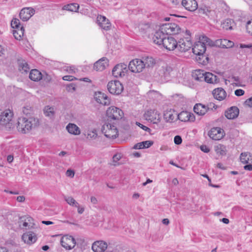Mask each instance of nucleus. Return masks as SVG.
<instances>
[{"label": "nucleus", "mask_w": 252, "mask_h": 252, "mask_svg": "<svg viewBox=\"0 0 252 252\" xmlns=\"http://www.w3.org/2000/svg\"><path fill=\"white\" fill-rule=\"evenodd\" d=\"M210 39L208 37L202 35L199 37V40L192 46V52L198 56L196 60L199 63L206 64L208 63V57L205 56L204 54L206 50V46L210 45Z\"/></svg>", "instance_id": "nucleus-1"}, {"label": "nucleus", "mask_w": 252, "mask_h": 252, "mask_svg": "<svg viewBox=\"0 0 252 252\" xmlns=\"http://www.w3.org/2000/svg\"><path fill=\"white\" fill-rule=\"evenodd\" d=\"M192 47L191 33L186 30L182 31L180 38L177 41L176 49L180 53H185L189 51Z\"/></svg>", "instance_id": "nucleus-2"}, {"label": "nucleus", "mask_w": 252, "mask_h": 252, "mask_svg": "<svg viewBox=\"0 0 252 252\" xmlns=\"http://www.w3.org/2000/svg\"><path fill=\"white\" fill-rule=\"evenodd\" d=\"M37 122V120L32 117L29 118L24 117H19L16 124L17 130L22 134L28 133Z\"/></svg>", "instance_id": "nucleus-3"}, {"label": "nucleus", "mask_w": 252, "mask_h": 252, "mask_svg": "<svg viewBox=\"0 0 252 252\" xmlns=\"http://www.w3.org/2000/svg\"><path fill=\"white\" fill-rule=\"evenodd\" d=\"M13 117V112L10 109H0V125L6 130H10L14 127Z\"/></svg>", "instance_id": "nucleus-4"}, {"label": "nucleus", "mask_w": 252, "mask_h": 252, "mask_svg": "<svg viewBox=\"0 0 252 252\" xmlns=\"http://www.w3.org/2000/svg\"><path fill=\"white\" fill-rule=\"evenodd\" d=\"M166 36L168 34H181V29L175 23H167L162 24L159 28Z\"/></svg>", "instance_id": "nucleus-5"}, {"label": "nucleus", "mask_w": 252, "mask_h": 252, "mask_svg": "<svg viewBox=\"0 0 252 252\" xmlns=\"http://www.w3.org/2000/svg\"><path fill=\"white\" fill-rule=\"evenodd\" d=\"M106 116L110 121H119L124 117V112L118 107L111 106L106 110Z\"/></svg>", "instance_id": "nucleus-6"}, {"label": "nucleus", "mask_w": 252, "mask_h": 252, "mask_svg": "<svg viewBox=\"0 0 252 252\" xmlns=\"http://www.w3.org/2000/svg\"><path fill=\"white\" fill-rule=\"evenodd\" d=\"M101 131L108 138L114 139L118 136V130L117 127L109 124H104L102 127Z\"/></svg>", "instance_id": "nucleus-7"}, {"label": "nucleus", "mask_w": 252, "mask_h": 252, "mask_svg": "<svg viewBox=\"0 0 252 252\" xmlns=\"http://www.w3.org/2000/svg\"><path fill=\"white\" fill-rule=\"evenodd\" d=\"M107 89L110 93L117 95L123 92L124 87L120 81L114 80L108 82Z\"/></svg>", "instance_id": "nucleus-8"}, {"label": "nucleus", "mask_w": 252, "mask_h": 252, "mask_svg": "<svg viewBox=\"0 0 252 252\" xmlns=\"http://www.w3.org/2000/svg\"><path fill=\"white\" fill-rule=\"evenodd\" d=\"M128 68L132 72L140 73L144 69V65L141 59H135L129 63Z\"/></svg>", "instance_id": "nucleus-9"}, {"label": "nucleus", "mask_w": 252, "mask_h": 252, "mask_svg": "<svg viewBox=\"0 0 252 252\" xmlns=\"http://www.w3.org/2000/svg\"><path fill=\"white\" fill-rule=\"evenodd\" d=\"M144 117L146 120L153 124H157L159 122L161 118L160 113L155 109L147 111L144 114Z\"/></svg>", "instance_id": "nucleus-10"}, {"label": "nucleus", "mask_w": 252, "mask_h": 252, "mask_svg": "<svg viewBox=\"0 0 252 252\" xmlns=\"http://www.w3.org/2000/svg\"><path fill=\"white\" fill-rule=\"evenodd\" d=\"M62 246L67 250L73 249L76 245V240L71 235H65L63 236L61 240Z\"/></svg>", "instance_id": "nucleus-11"}, {"label": "nucleus", "mask_w": 252, "mask_h": 252, "mask_svg": "<svg viewBox=\"0 0 252 252\" xmlns=\"http://www.w3.org/2000/svg\"><path fill=\"white\" fill-rule=\"evenodd\" d=\"M164 48L169 51H173L177 46V40L170 36H165L162 45Z\"/></svg>", "instance_id": "nucleus-12"}, {"label": "nucleus", "mask_w": 252, "mask_h": 252, "mask_svg": "<svg viewBox=\"0 0 252 252\" xmlns=\"http://www.w3.org/2000/svg\"><path fill=\"white\" fill-rule=\"evenodd\" d=\"M20 226L22 229H31L34 228L33 220L30 216H24L20 218Z\"/></svg>", "instance_id": "nucleus-13"}, {"label": "nucleus", "mask_w": 252, "mask_h": 252, "mask_svg": "<svg viewBox=\"0 0 252 252\" xmlns=\"http://www.w3.org/2000/svg\"><path fill=\"white\" fill-rule=\"evenodd\" d=\"M209 137L214 140H220L224 135V131L220 127H215L211 129L208 134Z\"/></svg>", "instance_id": "nucleus-14"}, {"label": "nucleus", "mask_w": 252, "mask_h": 252, "mask_svg": "<svg viewBox=\"0 0 252 252\" xmlns=\"http://www.w3.org/2000/svg\"><path fill=\"white\" fill-rule=\"evenodd\" d=\"M127 65L125 63L118 64L112 70V74L115 77L124 76L127 71Z\"/></svg>", "instance_id": "nucleus-15"}, {"label": "nucleus", "mask_w": 252, "mask_h": 252, "mask_svg": "<svg viewBox=\"0 0 252 252\" xmlns=\"http://www.w3.org/2000/svg\"><path fill=\"white\" fill-rule=\"evenodd\" d=\"M96 101L103 105H109L110 104V99L105 94L98 92H96L94 95Z\"/></svg>", "instance_id": "nucleus-16"}, {"label": "nucleus", "mask_w": 252, "mask_h": 252, "mask_svg": "<svg viewBox=\"0 0 252 252\" xmlns=\"http://www.w3.org/2000/svg\"><path fill=\"white\" fill-rule=\"evenodd\" d=\"M108 247L107 243L102 240L94 242L92 246V249L94 252H104Z\"/></svg>", "instance_id": "nucleus-17"}, {"label": "nucleus", "mask_w": 252, "mask_h": 252, "mask_svg": "<svg viewBox=\"0 0 252 252\" xmlns=\"http://www.w3.org/2000/svg\"><path fill=\"white\" fill-rule=\"evenodd\" d=\"M97 23L103 30L108 31L110 30L111 24L109 20L105 16L98 15L96 19Z\"/></svg>", "instance_id": "nucleus-18"}, {"label": "nucleus", "mask_w": 252, "mask_h": 252, "mask_svg": "<svg viewBox=\"0 0 252 252\" xmlns=\"http://www.w3.org/2000/svg\"><path fill=\"white\" fill-rule=\"evenodd\" d=\"M212 94L215 99L220 101L225 100L227 97L226 91L221 87L214 89L212 91Z\"/></svg>", "instance_id": "nucleus-19"}, {"label": "nucleus", "mask_w": 252, "mask_h": 252, "mask_svg": "<svg viewBox=\"0 0 252 252\" xmlns=\"http://www.w3.org/2000/svg\"><path fill=\"white\" fill-rule=\"evenodd\" d=\"M22 239L25 243L29 245H32L36 241L37 236L34 233L31 231H28L23 234Z\"/></svg>", "instance_id": "nucleus-20"}, {"label": "nucleus", "mask_w": 252, "mask_h": 252, "mask_svg": "<svg viewBox=\"0 0 252 252\" xmlns=\"http://www.w3.org/2000/svg\"><path fill=\"white\" fill-rule=\"evenodd\" d=\"M109 60L106 57H102L94 64V69L96 71H101L108 65Z\"/></svg>", "instance_id": "nucleus-21"}, {"label": "nucleus", "mask_w": 252, "mask_h": 252, "mask_svg": "<svg viewBox=\"0 0 252 252\" xmlns=\"http://www.w3.org/2000/svg\"><path fill=\"white\" fill-rule=\"evenodd\" d=\"M34 13V10L31 7L23 8L19 14L20 17L23 21H28Z\"/></svg>", "instance_id": "nucleus-22"}, {"label": "nucleus", "mask_w": 252, "mask_h": 252, "mask_svg": "<svg viewBox=\"0 0 252 252\" xmlns=\"http://www.w3.org/2000/svg\"><path fill=\"white\" fill-rule=\"evenodd\" d=\"M178 119L182 122H193L195 120L193 114L188 111H182L178 114Z\"/></svg>", "instance_id": "nucleus-23"}, {"label": "nucleus", "mask_w": 252, "mask_h": 252, "mask_svg": "<svg viewBox=\"0 0 252 252\" xmlns=\"http://www.w3.org/2000/svg\"><path fill=\"white\" fill-rule=\"evenodd\" d=\"M165 35L163 33L161 29H159L156 32L153 37V42L155 44H156L159 46H161L163 40H164L165 37Z\"/></svg>", "instance_id": "nucleus-24"}, {"label": "nucleus", "mask_w": 252, "mask_h": 252, "mask_svg": "<svg viewBox=\"0 0 252 252\" xmlns=\"http://www.w3.org/2000/svg\"><path fill=\"white\" fill-rule=\"evenodd\" d=\"M183 6L188 10L195 11L197 8V3L195 0H182Z\"/></svg>", "instance_id": "nucleus-25"}, {"label": "nucleus", "mask_w": 252, "mask_h": 252, "mask_svg": "<svg viewBox=\"0 0 252 252\" xmlns=\"http://www.w3.org/2000/svg\"><path fill=\"white\" fill-rule=\"evenodd\" d=\"M193 110L197 115L203 116L209 110V107L201 103H198L194 105Z\"/></svg>", "instance_id": "nucleus-26"}, {"label": "nucleus", "mask_w": 252, "mask_h": 252, "mask_svg": "<svg viewBox=\"0 0 252 252\" xmlns=\"http://www.w3.org/2000/svg\"><path fill=\"white\" fill-rule=\"evenodd\" d=\"M178 115L177 113L171 109L167 110L164 113V119L166 122L172 123L175 120L178 119Z\"/></svg>", "instance_id": "nucleus-27"}, {"label": "nucleus", "mask_w": 252, "mask_h": 252, "mask_svg": "<svg viewBox=\"0 0 252 252\" xmlns=\"http://www.w3.org/2000/svg\"><path fill=\"white\" fill-rule=\"evenodd\" d=\"M204 81L207 83L212 84H217L220 82V79L216 75L212 73L206 72H205L204 77Z\"/></svg>", "instance_id": "nucleus-28"}, {"label": "nucleus", "mask_w": 252, "mask_h": 252, "mask_svg": "<svg viewBox=\"0 0 252 252\" xmlns=\"http://www.w3.org/2000/svg\"><path fill=\"white\" fill-rule=\"evenodd\" d=\"M239 113V109L237 107L233 106L225 111V116L228 119H234L238 117Z\"/></svg>", "instance_id": "nucleus-29"}, {"label": "nucleus", "mask_w": 252, "mask_h": 252, "mask_svg": "<svg viewBox=\"0 0 252 252\" xmlns=\"http://www.w3.org/2000/svg\"><path fill=\"white\" fill-rule=\"evenodd\" d=\"M66 129L69 133L74 135H79L81 133L80 128L75 124L69 123L66 126Z\"/></svg>", "instance_id": "nucleus-30"}, {"label": "nucleus", "mask_w": 252, "mask_h": 252, "mask_svg": "<svg viewBox=\"0 0 252 252\" xmlns=\"http://www.w3.org/2000/svg\"><path fill=\"white\" fill-rule=\"evenodd\" d=\"M217 44L221 48H229L232 47L234 43L233 41L227 39H220L216 41Z\"/></svg>", "instance_id": "nucleus-31"}, {"label": "nucleus", "mask_w": 252, "mask_h": 252, "mask_svg": "<svg viewBox=\"0 0 252 252\" xmlns=\"http://www.w3.org/2000/svg\"><path fill=\"white\" fill-rule=\"evenodd\" d=\"M41 73L37 69H32L29 74V78L33 81H38L42 79Z\"/></svg>", "instance_id": "nucleus-32"}, {"label": "nucleus", "mask_w": 252, "mask_h": 252, "mask_svg": "<svg viewBox=\"0 0 252 252\" xmlns=\"http://www.w3.org/2000/svg\"><path fill=\"white\" fill-rule=\"evenodd\" d=\"M154 144L153 141L147 140L142 142L138 143L134 146L135 149H142L144 148H148L152 146Z\"/></svg>", "instance_id": "nucleus-33"}, {"label": "nucleus", "mask_w": 252, "mask_h": 252, "mask_svg": "<svg viewBox=\"0 0 252 252\" xmlns=\"http://www.w3.org/2000/svg\"><path fill=\"white\" fill-rule=\"evenodd\" d=\"M234 25V20L229 18L225 19L221 23L222 29L225 30H232Z\"/></svg>", "instance_id": "nucleus-34"}, {"label": "nucleus", "mask_w": 252, "mask_h": 252, "mask_svg": "<svg viewBox=\"0 0 252 252\" xmlns=\"http://www.w3.org/2000/svg\"><path fill=\"white\" fill-rule=\"evenodd\" d=\"M141 60L143 62L144 68L146 67H153L156 63L155 60L152 57H143Z\"/></svg>", "instance_id": "nucleus-35"}, {"label": "nucleus", "mask_w": 252, "mask_h": 252, "mask_svg": "<svg viewBox=\"0 0 252 252\" xmlns=\"http://www.w3.org/2000/svg\"><path fill=\"white\" fill-rule=\"evenodd\" d=\"M240 159L244 164L252 163V156L248 152L242 153L240 155Z\"/></svg>", "instance_id": "nucleus-36"}, {"label": "nucleus", "mask_w": 252, "mask_h": 252, "mask_svg": "<svg viewBox=\"0 0 252 252\" xmlns=\"http://www.w3.org/2000/svg\"><path fill=\"white\" fill-rule=\"evenodd\" d=\"M205 72L202 70H196L192 73L193 78L196 81H204V77Z\"/></svg>", "instance_id": "nucleus-37"}, {"label": "nucleus", "mask_w": 252, "mask_h": 252, "mask_svg": "<svg viewBox=\"0 0 252 252\" xmlns=\"http://www.w3.org/2000/svg\"><path fill=\"white\" fill-rule=\"evenodd\" d=\"M227 81L229 82L233 86L240 87L242 86V82L238 76H233L229 77L228 80H225L226 84H227Z\"/></svg>", "instance_id": "nucleus-38"}, {"label": "nucleus", "mask_w": 252, "mask_h": 252, "mask_svg": "<svg viewBox=\"0 0 252 252\" xmlns=\"http://www.w3.org/2000/svg\"><path fill=\"white\" fill-rule=\"evenodd\" d=\"M43 113L45 116L50 118H54L55 116V108L54 107L46 106L43 109Z\"/></svg>", "instance_id": "nucleus-39"}, {"label": "nucleus", "mask_w": 252, "mask_h": 252, "mask_svg": "<svg viewBox=\"0 0 252 252\" xmlns=\"http://www.w3.org/2000/svg\"><path fill=\"white\" fill-rule=\"evenodd\" d=\"M13 36L17 40H20L24 35V29L18 28L12 30Z\"/></svg>", "instance_id": "nucleus-40"}, {"label": "nucleus", "mask_w": 252, "mask_h": 252, "mask_svg": "<svg viewBox=\"0 0 252 252\" xmlns=\"http://www.w3.org/2000/svg\"><path fill=\"white\" fill-rule=\"evenodd\" d=\"M172 71V68L167 64L162 66V68L160 70V75L166 77L168 76L170 72Z\"/></svg>", "instance_id": "nucleus-41"}, {"label": "nucleus", "mask_w": 252, "mask_h": 252, "mask_svg": "<svg viewBox=\"0 0 252 252\" xmlns=\"http://www.w3.org/2000/svg\"><path fill=\"white\" fill-rule=\"evenodd\" d=\"M79 7V5L77 3H70L65 5L63 9L64 10H68L72 12H77Z\"/></svg>", "instance_id": "nucleus-42"}, {"label": "nucleus", "mask_w": 252, "mask_h": 252, "mask_svg": "<svg viewBox=\"0 0 252 252\" xmlns=\"http://www.w3.org/2000/svg\"><path fill=\"white\" fill-rule=\"evenodd\" d=\"M19 70L22 72H27L30 68L29 65L25 61H19Z\"/></svg>", "instance_id": "nucleus-43"}, {"label": "nucleus", "mask_w": 252, "mask_h": 252, "mask_svg": "<svg viewBox=\"0 0 252 252\" xmlns=\"http://www.w3.org/2000/svg\"><path fill=\"white\" fill-rule=\"evenodd\" d=\"M97 137V133L95 128L88 130L87 132L86 138L89 140H94Z\"/></svg>", "instance_id": "nucleus-44"}, {"label": "nucleus", "mask_w": 252, "mask_h": 252, "mask_svg": "<svg viewBox=\"0 0 252 252\" xmlns=\"http://www.w3.org/2000/svg\"><path fill=\"white\" fill-rule=\"evenodd\" d=\"M122 158V155L121 153H117L114 155L112 158L113 165L114 166L120 165L121 163L120 160Z\"/></svg>", "instance_id": "nucleus-45"}, {"label": "nucleus", "mask_w": 252, "mask_h": 252, "mask_svg": "<svg viewBox=\"0 0 252 252\" xmlns=\"http://www.w3.org/2000/svg\"><path fill=\"white\" fill-rule=\"evenodd\" d=\"M11 26L13 29L24 28V27L21 25L19 20L17 18H13L11 22Z\"/></svg>", "instance_id": "nucleus-46"}, {"label": "nucleus", "mask_w": 252, "mask_h": 252, "mask_svg": "<svg viewBox=\"0 0 252 252\" xmlns=\"http://www.w3.org/2000/svg\"><path fill=\"white\" fill-rule=\"evenodd\" d=\"M65 200L69 205L72 206L78 207V203L73 197L71 196L65 197Z\"/></svg>", "instance_id": "nucleus-47"}, {"label": "nucleus", "mask_w": 252, "mask_h": 252, "mask_svg": "<svg viewBox=\"0 0 252 252\" xmlns=\"http://www.w3.org/2000/svg\"><path fill=\"white\" fill-rule=\"evenodd\" d=\"M22 112L26 116H30L33 112L32 108L30 106H24L23 108Z\"/></svg>", "instance_id": "nucleus-48"}, {"label": "nucleus", "mask_w": 252, "mask_h": 252, "mask_svg": "<svg viewBox=\"0 0 252 252\" xmlns=\"http://www.w3.org/2000/svg\"><path fill=\"white\" fill-rule=\"evenodd\" d=\"M216 151L217 153H219L221 155L226 154L225 147L223 145H220L219 146H218Z\"/></svg>", "instance_id": "nucleus-49"}, {"label": "nucleus", "mask_w": 252, "mask_h": 252, "mask_svg": "<svg viewBox=\"0 0 252 252\" xmlns=\"http://www.w3.org/2000/svg\"><path fill=\"white\" fill-rule=\"evenodd\" d=\"M246 26L247 32L252 35V19L247 22Z\"/></svg>", "instance_id": "nucleus-50"}, {"label": "nucleus", "mask_w": 252, "mask_h": 252, "mask_svg": "<svg viewBox=\"0 0 252 252\" xmlns=\"http://www.w3.org/2000/svg\"><path fill=\"white\" fill-rule=\"evenodd\" d=\"M174 142L176 145H180L182 142V139L180 135H176L174 138Z\"/></svg>", "instance_id": "nucleus-51"}, {"label": "nucleus", "mask_w": 252, "mask_h": 252, "mask_svg": "<svg viewBox=\"0 0 252 252\" xmlns=\"http://www.w3.org/2000/svg\"><path fill=\"white\" fill-rule=\"evenodd\" d=\"M234 94L237 96H241L245 94V91L242 89H237L235 91Z\"/></svg>", "instance_id": "nucleus-52"}, {"label": "nucleus", "mask_w": 252, "mask_h": 252, "mask_svg": "<svg viewBox=\"0 0 252 252\" xmlns=\"http://www.w3.org/2000/svg\"><path fill=\"white\" fill-rule=\"evenodd\" d=\"M63 79L65 81H71L76 80V78L75 77L71 75H65L63 77Z\"/></svg>", "instance_id": "nucleus-53"}, {"label": "nucleus", "mask_w": 252, "mask_h": 252, "mask_svg": "<svg viewBox=\"0 0 252 252\" xmlns=\"http://www.w3.org/2000/svg\"><path fill=\"white\" fill-rule=\"evenodd\" d=\"M137 125H138L139 127H140L141 128H142L143 130H144L146 131L150 132V131L151 130L150 128L140 124V123H137Z\"/></svg>", "instance_id": "nucleus-54"}, {"label": "nucleus", "mask_w": 252, "mask_h": 252, "mask_svg": "<svg viewBox=\"0 0 252 252\" xmlns=\"http://www.w3.org/2000/svg\"><path fill=\"white\" fill-rule=\"evenodd\" d=\"M244 104L249 107H252V96L246 99Z\"/></svg>", "instance_id": "nucleus-55"}, {"label": "nucleus", "mask_w": 252, "mask_h": 252, "mask_svg": "<svg viewBox=\"0 0 252 252\" xmlns=\"http://www.w3.org/2000/svg\"><path fill=\"white\" fill-rule=\"evenodd\" d=\"M66 89L67 91L73 92L75 91V86L73 84H71L66 87Z\"/></svg>", "instance_id": "nucleus-56"}, {"label": "nucleus", "mask_w": 252, "mask_h": 252, "mask_svg": "<svg viewBox=\"0 0 252 252\" xmlns=\"http://www.w3.org/2000/svg\"><path fill=\"white\" fill-rule=\"evenodd\" d=\"M220 6L224 9V10L226 12H228L229 10V7L226 4V3L224 2H221L220 3Z\"/></svg>", "instance_id": "nucleus-57"}, {"label": "nucleus", "mask_w": 252, "mask_h": 252, "mask_svg": "<svg viewBox=\"0 0 252 252\" xmlns=\"http://www.w3.org/2000/svg\"><path fill=\"white\" fill-rule=\"evenodd\" d=\"M66 175L67 177L73 178L74 176V172L71 169H68L66 172Z\"/></svg>", "instance_id": "nucleus-58"}, {"label": "nucleus", "mask_w": 252, "mask_h": 252, "mask_svg": "<svg viewBox=\"0 0 252 252\" xmlns=\"http://www.w3.org/2000/svg\"><path fill=\"white\" fill-rule=\"evenodd\" d=\"M200 150L206 153H208L210 152V149L206 145H202L200 146Z\"/></svg>", "instance_id": "nucleus-59"}, {"label": "nucleus", "mask_w": 252, "mask_h": 252, "mask_svg": "<svg viewBox=\"0 0 252 252\" xmlns=\"http://www.w3.org/2000/svg\"><path fill=\"white\" fill-rule=\"evenodd\" d=\"M207 106L209 107V110H216L218 108L217 105L214 103H210Z\"/></svg>", "instance_id": "nucleus-60"}, {"label": "nucleus", "mask_w": 252, "mask_h": 252, "mask_svg": "<svg viewBox=\"0 0 252 252\" xmlns=\"http://www.w3.org/2000/svg\"><path fill=\"white\" fill-rule=\"evenodd\" d=\"M66 71L69 73H73L76 71V68L74 66L67 67Z\"/></svg>", "instance_id": "nucleus-61"}, {"label": "nucleus", "mask_w": 252, "mask_h": 252, "mask_svg": "<svg viewBox=\"0 0 252 252\" xmlns=\"http://www.w3.org/2000/svg\"><path fill=\"white\" fill-rule=\"evenodd\" d=\"M247 165H246L244 166V168L245 170H248V171H252V163H247Z\"/></svg>", "instance_id": "nucleus-62"}, {"label": "nucleus", "mask_w": 252, "mask_h": 252, "mask_svg": "<svg viewBox=\"0 0 252 252\" xmlns=\"http://www.w3.org/2000/svg\"><path fill=\"white\" fill-rule=\"evenodd\" d=\"M16 200L19 202H23L25 200V197L24 196H19L17 197Z\"/></svg>", "instance_id": "nucleus-63"}, {"label": "nucleus", "mask_w": 252, "mask_h": 252, "mask_svg": "<svg viewBox=\"0 0 252 252\" xmlns=\"http://www.w3.org/2000/svg\"><path fill=\"white\" fill-rule=\"evenodd\" d=\"M78 208V213L79 214H82L84 211V207H80L79 206V204L78 205V207H76Z\"/></svg>", "instance_id": "nucleus-64"}]
</instances>
